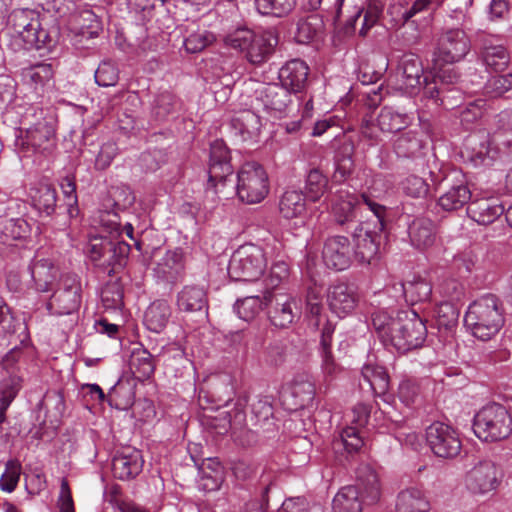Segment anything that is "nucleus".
<instances>
[{
    "label": "nucleus",
    "instance_id": "obj_1",
    "mask_svg": "<svg viewBox=\"0 0 512 512\" xmlns=\"http://www.w3.org/2000/svg\"><path fill=\"white\" fill-rule=\"evenodd\" d=\"M372 325L384 346L400 353L422 346L427 335L426 325L415 311H400L393 316L379 310L372 314Z\"/></svg>",
    "mask_w": 512,
    "mask_h": 512
},
{
    "label": "nucleus",
    "instance_id": "obj_2",
    "mask_svg": "<svg viewBox=\"0 0 512 512\" xmlns=\"http://www.w3.org/2000/svg\"><path fill=\"white\" fill-rule=\"evenodd\" d=\"M504 322L502 303L493 294H486L471 303L464 317L468 330L482 341L493 338L501 330Z\"/></svg>",
    "mask_w": 512,
    "mask_h": 512
},
{
    "label": "nucleus",
    "instance_id": "obj_3",
    "mask_svg": "<svg viewBox=\"0 0 512 512\" xmlns=\"http://www.w3.org/2000/svg\"><path fill=\"white\" fill-rule=\"evenodd\" d=\"M368 209L373 212L375 223L362 222L353 232V258L361 265H371L379 259L380 232L384 229L385 206L370 197H363Z\"/></svg>",
    "mask_w": 512,
    "mask_h": 512
},
{
    "label": "nucleus",
    "instance_id": "obj_4",
    "mask_svg": "<svg viewBox=\"0 0 512 512\" xmlns=\"http://www.w3.org/2000/svg\"><path fill=\"white\" fill-rule=\"evenodd\" d=\"M28 357L23 348L15 346L0 361V424L5 412L22 389Z\"/></svg>",
    "mask_w": 512,
    "mask_h": 512
},
{
    "label": "nucleus",
    "instance_id": "obj_5",
    "mask_svg": "<svg viewBox=\"0 0 512 512\" xmlns=\"http://www.w3.org/2000/svg\"><path fill=\"white\" fill-rule=\"evenodd\" d=\"M227 47L243 53L254 65L266 62L277 45V38L272 32L256 34L246 27H239L229 32L223 39Z\"/></svg>",
    "mask_w": 512,
    "mask_h": 512
},
{
    "label": "nucleus",
    "instance_id": "obj_6",
    "mask_svg": "<svg viewBox=\"0 0 512 512\" xmlns=\"http://www.w3.org/2000/svg\"><path fill=\"white\" fill-rule=\"evenodd\" d=\"M9 23L13 35L23 42L24 49H42L52 46V38L42 27L41 15L39 12L31 9L14 10Z\"/></svg>",
    "mask_w": 512,
    "mask_h": 512
},
{
    "label": "nucleus",
    "instance_id": "obj_7",
    "mask_svg": "<svg viewBox=\"0 0 512 512\" xmlns=\"http://www.w3.org/2000/svg\"><path fill=\"white\" fill-rule=\"evenodd\" d=\"M473 431L486 442L506 439L512 433V417L501 404L486 405L474 416Z\"/></svg>",
    "mask_w": 512,
    "mask_h": 512
},
{
    "label": "nucleus",
    "instance_id": "obj_8",
    "mask_svg": "<svg viewBox=\"0 0 512 512\" xmlns=\"http://www.w3.org/2000/svg\"><path fill=\"white\" fill-rule=\"evenodd\" d=\"M46 303L51 315L65 316L78 312L82 302V285L78 275L66 273L60 275L56 287Z\"/></svg>",
    "mask_w": 512,
    "mask_h": 512
},
{
    "label": "nucleus",
    "instance_id": "obj_9",
    "mask_svg": "<svg viewBox=\"0 0 512 512\" xmlns=\"http://www.w3.org/2000/svg\"><path fill=\"white\" fill-rule=\"evenodd\" d=\"M267 266L263 249L255 244L240 246L229 261V276L236 281H256Z\"/></svg>",
    "mask_w": 512,
    "mask_h": 512
},
{
    "label": "nucleus",
    "instance_id": "obj_10",
    "mask_svg": "<svg viewBox=\"0 0 512 512\" xmlns=\"http://www.w3.org/2000/svg\"><path fill=\"white\" fill-rule=\"evenodd\" d=\"M269 192L268 175L256 162L244 163L237 175L236 194L247 204L260 203Z\"/></svg>",
    "mask_w": 512,
    "mask_h": 512
},
{
    "label": "nucleus",
    "instance_id": "obj_11",
    "mask_svg": "<svg viewBox=\"0 0 512 512\" xmlns=\"http://www.w3.org/2000/svg\"><path fill=\"white\" fill-rule=\"evenodd\" d=\"M410 117L391 106H384L377 116L376 123L372 117H365L361 125L363 137L376 143L380 140L379 132H396L407 127Z\"/></svg>",
    "mask_w": 512,
    "mask_h": 512
},
{
    "label": "nucleus",
    "instance_id": "obj_12",
    "mask_svg": "<svg viewBox=\"0 0 512 512\" xmlns=\"http://www.w3.org/2000/svg\"><path fill=\"white\" fill-rule=\"evenodd\" d=\"M426 441L431 451L441 458H454L462 448L457 431L443 422H433L426 428Z\"/></svg>",
    "mask_w": 512,
    "mask_h": 512
},
{
    "label": "nucleus",
    "instance_id": "obj_13",
    "mask_svg": "<svg viewBox=\"0 0 512 512\" xmlns=\"http://www.w3.org/2000/svg\"><path fill=\"white\" fill-rule=\"evenodd\" d=\"M502 469L491 460L479 461L466 474V488L475 495H484L498 488Z\"/></svg>",
    "mask_w": 512,
    "mask_h": 512
},
{
    "label": "nucleus",
    "instance_id": "obj_14",
    "mask_svg": "<svg viewBox=\"0 0 512 512\" xmlns=\"http://www.w3.org/2000/svg\"><path fill=\"white\" fill-rule=\"evenodd\" d=\"M470 48V39L463 30L449 29L439 38L435 60L446 64L458 62L468 54Z\"/></svg>",
    "mask_w": 512,
    "mask_h": 512
},
{
    "label": "nucleus",
    "instance_id": "obj_15",
    "mask_svg": "<svg viewBox=\"0 0 512 512\" xmlns=\"http://www.w3.org/2000/svg\"><path fill=\"white\" fill-rule=\"evenodd\" d=\"M322 259L329 269L343 271L349 268L354 259L350 240L341 235L328 237L323 245Z\"/></svg>",
    "mask_w": 512,
    "mask_h": 512
},
{
    "label": "nucleus",
    "instance_id": "obj_16",
    "mask_svg": "<svg viewBox=\"0 0 512 512\" xmlns=\"http://www.w3.org/2000/svg\"><path fill=\"white\" fill-rule=\"evenodd\" d=\"M264 299L267 305L274 303V307L269 311V317L276 327L286 328L300 316L299 302L292 296L269 293Z\"/></svg>",
    "mask_w": 512,
    "mask_h": 512
},
{
    "label": "nucleus",
    "instance_id": "obj_17",
    "mask_svg": "<svg viewBox=\"0 0 512 512\" xmlns=\"http://www.w3.org/2000/svg\"><path fill=\"white\" fill-rule=\"evenodd\" d=\"M459 76L455 73L453 68H446L440 70L433 78L432 83H428L424 78L425 87L424 94L426 97L435 101L436 104L443 105L446 109L454 107L452 103L448 102L447 93L460 94L453 86L457 84Z\"/></svg>",
    "mask_w": 512,
    "mask_h": 512
},
{
    "label": "nucleus",
    "instance_id": "obj_18",
    "mask_svg": "<svg viewBox=\"0 0 512 512\" xmlns=\"http://www.w3.org/2000/svg\"><path fill=\"white\" fill-rule=\"evenodd\" d=\"M366 506L377 504L382 496V487L376 470L369 464H361L356 471V483L353 485Z\"/></svg>",
    "mask_w": 512,
    "mask_h": 512
},
{
    "label": "nucleus",
    "instance_id": "obj_19",
    "mask_svg": "<svg viewBox=\"0 0 512 512\" xmlns=\"http://www.w3.org/2000/svg\"><path fill=\"white\" fill-rule=\"evenodd\" d=\"M327 302L331 312L343 318L356 308L358 295L353 285L339 282L328 288Z\"/></svg>",
    "mask_w": 512,
    "mask_h": 512
},
{
    "label": "nucleus",
    "instance_id": "obj_20",
    "mask_svg": "<svg viewBox=\"0 0 512 512\" xmlns=\"http://www.w3.org/2000/svg\"><path fill=\"white\" fill-rule=\"evenodd\" d=\"M257 99L261 101L264 109L275 117L286 115L292 105L291 92L277 83L268 84L257 90Z\"/></svg>",
    "mask_w": 512,
    "mask_h": 512
},
{
    "label": "nucleus",
    "instance_id": "obj_21",
    "mask_svg": "<svg viewBox=\"0 0 512 512\" xmlns=\"http://www.w3.org/2000/svg\"><path fill=\"white\" fill-rule=\"evenodd\" d=\"M144 460L139 450L125 447L117 452L112 459V472L120 480H130L139 475L143 469Z\"/></svg>",
    "mask_w": 512,
    "mask_h": 512
},
{
    "label": "nucleus",
    "instance_id": "obj_22",
    "mask_svg": "<svg viewBox=\"0 0 512 512\" xmlns=\"http://www.w3.org/2000/svg\"><path fill=\"white\" fill-rule=\"evenodd\" d=\"M232 172L233 168L230 163L228 148L223 141H214L210 147L209 177L211 180H219L222 185L226 182L232 184L233 181L228 179V177H231Z\"/></svg>",
    "mask_w": 512,
    "mask_h": 512
},
{
    "label": "nucleus",
    "instance_id": "obj_23",
    "mask_svg": "<svg viewBox=\"0 0 512 512\" xmlns=\"http://www.w3.org/2000/svg\"><path fill=\"white\" fill-rule=\"evenodd\" d=\"M363 197L368 196L363 194L359 198L348 191H339L332 200V214L335 221L340 225H344L355 219L358 211H361L363 206L368 208Z\"/></svg>",
    "mask_w": 512,
    "mask_h": 512
},
{
    "label": "nucleus",
    "instance_id": "obj_24",
    "mask_svg": "<svg viewBox=\"0 0 512 512\" xmlns=\"http://www.w3.org/2000/svg\"><path fill=\"white\" fill-rule=\"evenodd\" d=\"M333 333L334 326L332 323H326L325 326L321 328L318 353L321 359V373L325 381L332 380L342 370L341 366L336 362L331 350Z\"/></svg>",
    "mask_w": 512,
    "mask_h": 512
},
{
    "label": "nucleus",
    "instance_id": "obj_25",
    "mask_svg": "<svg viewBox=\"0 0 512 512\" xmlns=\"http://www.w3.org/2000/svg\"><path fill=\"white\" fill-rule=\"evenodd\" d=\"M505 211V208L497 197L475 198L468 207L471 218L481 225H488L498 219Z\"/></svg>",
    "mask_w": 512,
    "mask_h": 512
},
{
    "label": "nucleus",
    "instance_id": "obj_26",
    "mask_svg": "<svg viewBox=\"0 0 512 512\" xmlns=\"http://www.w3.org/2000/svg\"><path fill=\"white\" fill-rule=\"evenodd\" d=\"M308 75L309 67L303 60H290L280 69V85L290 92H301L307 85Z\"/></svg>",
    "mask_w": 512,
    "mask_h": 512
},
{
    "label": "nucleus",
    "instance_id": "obj_27",
    "mask_svg": "<svg viewBox=\"0 0 512 512\" xmlns=\"http://www.w3.org/2000/svg\"><path fill=\"white\" fill-rule=\"evenodd\" d=\"M23 144L36 152H50L55 146L53 125L47 121L38 122L26 131Z\"/></svg>",
    "mask_w": 512,
    "mask_h": 512
},
{
    "label": "nucleus",
    "instance_id": "obj_28",
    "mask_svg": "<svg viewBox=\"0 0 512 512\" xmlns=\"http://www.w3.org/2000/svg\"><path fill=\"white\" fill-rule=\"evenodd\" d=\"M401 77L399 88L408 94H414L422 84L423 67L420 60L414 55L405 56L398 69Z\"/></svg>",
    "mask_w": 512,
    "mask_h": 512
},
{
    "label": "nucleus",
    "instance_id": "obj_29",
    "mask_svg": "<svg viewBox=\"0 0 512 512\" xmlns=\"http://www.w3.org/2000/svg\"><path fill=\"white\" fill-rule=\"evenodd\" d=\"M411 245L418 250H426L432 247L437 240L434 223L430 219L417 218L408 228Z\"/></svg>",
    "mask_w": 512,
    "mask_h": 512
},
{
    "label": "nucleus",
    "instance_id": "obj_30",
    "mask_svg": "<svg viewBox=\"0 0 512 512\" xmlns=\"http://www.w3.org/2000/svg\"><path fill=\"white\" fill-rule=\"evenodd\" d=\"M176 305L182 312H198L207 309V291L200 285H186L177 293Z\"/></svg>",
    "mask_w": 512,
    "mask_h": 512
},
{
    "label": "nucleus",
    "instance_id": "obj_31",
    "mask_svg": "<svg viewBox=\"0 0 512 512\" xmlns=\"http://www.w3.org/2000/svg\"><path fill=\"white\" fill-rule=\"evenodd\" d=\"M468 159L475 165H488L494 159L490 148L489 135L480 132L469 135L465 142Z\"/></svg>",
    "mask_w": 512,
    "mask_h": 512
},
{
    "label": "nucleus",
    "instance_id": "obj_32",
    "mask_svg": "<svg viewBox=\"0 0 512 512\" xmlns=\"http://www.w3.org/2000/svg\"><path fill=\"white\" fill-rule=\"evenodd\" d=\"M31 277L39 292H48L56 287L58 268L48 259L35 260L30 266Z\"/></svg>",
    "mask_w": 512,
    "mask_h": 512
},
{
    "label": "nucleus",
    "instance_id": "obj_33",
    "mask_svg": "<svg viewBox=\"0 0 512 512\" xmlns=\"http://www.w3.org/2000/svg\"><path fill=\"white\" fill-rule=\"evenodd\" d=\"M227 182L222 185L219 180H211L209 177L202 201L197 203L196 211L194 212L195 218L207 220L214 210L218 207L222 197L227 195L224 193V188Z\"/></svg>",
    "mask_w": 512,
    "mask_h": 512
},
{
    "label": "nucleus",
    "instance_id": "obj_34",
    "mask_svg": "<svg viewBox=\"0 0 512 512\" xmlns=\"http://www.w3.org/2000/svg\"><path fill=\"white\" fill-rule=\"evenodd\" d=\"M431 508L425 493L416 487L399 492L396 500L397 512H428Z\"/></svg>",
    "mask_w": 512,
    "mask_h": 512
},
{
    "label": "nucleus",
    "instance_id": "obj_35",
    "mask_svg": "<svg viewBox=\"0 0 512 512\" xmlns=\"http://www.w3.org/2000/svg\"><path fill=\"white\" fill-rule=\"evenodd\" d=\"M479 60L487 71H504L510 62L507 49L501 44L485 42L480 53Z\"/></svg>",
    "mask_w": 512,
    "mask_h": 512
},
{
    "label": "nucleus",
    "instance_id": "obj_36",
    "mask_svg": "<svg viewBox=\"0 0 512 512\" xmlns=\"http://www.w3.org/2000/svg\"><path fill=\"white\" fill-rule=\"evenodd\" d=\"M362 380L375 396H382L389 390L390 378L383 366L367 363L361 370Z\"/></svg>",
    "mask_w": 512,
    "mask_h": 512
},
{
    "label": "nucleus",
    "instance_id": "obj_37",
    "mask_svg": "<svg viewBox=\"0 0 512 512\" xmlns=\"http://www.w3.org/2000/svg\"><path fill=\"white\" fill-rule=\"evenodd\" d=\"M171 314V307L167 301H154L145 312L144 324L148 330L160 333L168 324Z\"/></svg>",
    "mask_w": 512,
    "mask_h": 512
},
{
    "label": "nucleus",
    "instance_id": "obj_38",
    "mask_svg": "<svg viewBox=\"0 0 512 512\" xmlns=\"http://www.w3.org/2000/svg\"><path fill=\"white\" fill-rule=\"evenodd\" d=\"M382 8L375 3H370L366 8L356 7L353 15L346 21L347 30H355L357 23H361L359 34L365 36L367 32L377 23Z\"/></svg>",
    "mask_w": 512,
    "mask_h": 512
},
{
    "label": "nucleus",
    "instance_id": "obj_39",
    "mask_svg": "<svg viewBox=\"0 0 512 512\" xmlns=\"http://www.w3.org/2000/svg\"><path fill=\"white\" fill-rule=\"evenodd\" d=\"M364 506L354 486L342 487L333 498V512H362Z\"/></svg>",
    "mask_w": 512,
    "mask_h": 512
},
{
    "label": "nucleus",
    "instance_id": "obj_40",
    "mask_svg": "<svg viewBox=\"0 0 512 512\" xmlns=\"http://www.w3.org/2000/svg\"><path fill=\"white\" fill-rule=\"evenodd\" d=\"M231 126L242 136L243 140H247L259 133L262 123L260 116L254 111L243 110L233 117Z\"/></svg>",
    "mask_w": 512,
    "mask_h": 512
},
{
    "label": "nucleus",
    "instance_id": "obj_41",
    "mask_svg": "<svg viewBox=\"0 0 512 512\" xmlns=\"http://www.w3.org/2000/svg\"><path fill=\"white\" fill-rule=\"evenodd\" d=\"M472 198V193L465 184H458L449 188L438 199V205L445 211L461 209Z\"/></svg>",
    "mask_w": 512,
    "mask_h": 512
},
{
    "label": "nucleus",
    "instance_id": "obj_42",
    "mask_svg": "<svg viewBox=\"0 0 512 512\" xmlns=\"http://www.w3.org/2000/svg\"><path fill=\"white\" fill-rule=\"evenodd\" d=\"M323 29L324 21L322 16L318 14H311L298 21L295 39L298 43H309L320 36Z\"/></svg>",
    "mask_w": 512,
    "mask_h": 512
},
{
    "label": "nucleus",
    "instance_id": "obj_43",
    "mask_svg": "<svg viewBox=\"0 0 512 512\" xmlns=\"http://www.w3.org/2000/svg\"><path fill=\"white\" fill-rule=\"evenodd\" d=\"M279 211L286 219L302 216L306 211L305 196L296 190L284 192L279 202Z\"/></svg>",
    "mask_w": 512,
    "mask_h": 512
},
{
    "label": "nucleus",
    "instance_id": "obj_44",
    "mask_svg": "<svg viewBox=\"0 0 512 512\" xmlns=\"http://www.w3.org/2000/svg\"><path fill=\"white\" fill-rule=\"evenodd\" d=\"M306 311L312 318L313 325L322 328L326 323H330L324 315H322V287L314 283L307 288L306 292Z\"/></svg>",
    "mask_w": 512,
    "mask_h": 512
},
{
    "label": "nucleus",
    "instance_id": "obj_45",
    "mask_svg": "<svg viewBox=\"0 0 512 512\" xmlns=\"http://www.w3.org/2000/svg\"><path fill=\"white\" fill-rule=\"evenodd\" d=\"M402 288L406 301L412 305L428 302L432 296V284L425 278H414L402 284Z\"/></svg>",
    "mask_w": 512,
    "mask_h": 512
},
{
    "label": "nucleus",
    "instance_id": "obj_46",
    "mask_svg": "<svg viewBox=\"0 0 512 512\" xmlns=\"http://www.w3.org/2000/svg\"><path fill=\"white\" fill-rule=\"evenodd\" d=\"M129 366L138 379H148L155 370V363L151 353L143 348L134 349L131 353Z\"/></svg>",
    "mask_w": 512,
    "mask_h": 512
},
{
    "label": "nucleus",
    "instance_id": "obj_47",
    "mask_svg": "<svg viewBox=\"0 0 512 512\" xmlns=\"http://www.w3.org/2000/svg\"><path fill=\"white\" fill-rule=\"evenodd\" d=\"M328 183V178L319 169H311L305 181V196L313 202L320 200L328 190Z\"/></svg>",
    "mask_w": 512,
    "mask_h": 512
},
{
    "label": "nucleus",
    "instance_id": "obj_48",
    "mask_svg": "<svg viewBox=\"0 0 512 512\" xmlns=\"http://www.w3.org/2000/svg\"><path fill=\"white\" fill-rule=\"evenodd\" d=\"M180 108L179 99L170 91L160 92L154 99L152 105L153 115L160 120L178 112Z\"/></svg>",
    "mask_w": 512,
    "mask_h": 512
},
{
    "label": "nucleus",
    "instance_id": "obj_49",
    "mask_svg": "<svg viewBox=\"0 0 512 512\" xmlns=\"http://www.w3.org/2000/svg\"><path fill=\"white\" fill-rule=\"evenodd\" d=\"M353 147L351 145H343L335 156V171L333 179L336 182H342L350 176L354 169V161L352 159Z\"/></svg>",
    "mask_w": 512,
    "mask_h": 512
},
{
    "label": "nucleus",
    "instance_id": "obj_50",
    "mask_svg": "<svg viewBox=\"0 0 512 512\" xmlns=\"http://www.w3.org/2000/svg\"><path fill=\"white\" fill-rule=\"evenodd\" d=\"M215 467L211 468V472L207 471L206 468H200L199 478L197 480V487L199 490L204 492L216 491L220 488L223 480L224 473L223 467L220 462H213Z\"/></svg>",
    "mask_w": 512,
    "mask_h": 512
},
{
    "label": "nucleus",
    "instance_id": "obj_51",
    "mask_svg": "<svg viewBox=\"0 0 512 512\" xmlns=\"http://www.w3.org/2000/svg\"><path fill=\"white\" fill-rule=\"evenodd\" d=\"M34 206L47 215L54 212L57 201V193L54 187L48 184H41L32 195Z\"/></svg>",
    "mask_w": 512,
    "mask_h": 512
},
{
    "label": "nucleus",
    "instance_id": "obj_52",
    "mask_svg": "<svg viewBox=\"0 0 512 512\" xmlns=\"http://www.w3.org/2000/svg\"><path fill=\"white\" fill-rule=\"evenodd\" d=\"M422 148V141L416 132H406L400 135L394 143V151L399 157L410 158L416 156Z\"/></svg>",
    "mask_w": 512,
    "mask_h": 512
},
{
    "label": "nucleus",
    "instance_id": "obj_53",
    "mask_svg": "<svg viewBox=\"0 0 512 512\" xmlns=\"http://www.w3.org/2000/svg\"><path fill=\"white\" fill-rule=\"evenodd\" d=\"M512 90V73L492 76L483 86V95L496 99Z\"/></svg>",
    "mask_w": 512,
    "mask_h": 512
},
{
    "label": "nucleus",
    "instance_id": "obj_54",
    "mask_svg": "<svg viewBox=\"0 0 512 512\" xmlns=\"http://www.w3.org/2000/svg\"><path fill=\"white\" fill-rule=\"evenodd\" d=\"M259 13L282 17L290 13L296 5V0H255Z\"/></svg>",
    "mask_w": 512,
    "mask_h": 512
},
{
    "label": "nucleus",
    "instance_id": "obj_55",
    "mask_svg": "<svg viewBox=\"0 0 512 512\" xmlns=\"http://www.w3.org/2000/svg\"><path fill=\"white\" fill-rule=\"evenodd\" d=\"M53 74L54 71L52 65L49 63H38L24 71L26 81L33 85L35 90L39 87H43L47 82H49L52 79Z\"/></svg>",
    "mask_w": 512,
    "mask_h": 512
},
{
    "label": "nucleus",
    "instance_id": "obj_56",
    "mask_svg": "<svg viewBox=\"0 0 512 512\" xmlns=\"http://www.w3.org/2000/svg\"><path fill=\"white\" fill-rule=\"evenodd\" d=\"M266 301L264 302L259 296H248L235 303V311L239 318L250 321L254 319L263 309Z\"/></svg>",
    "mask_w": 512,
    "mask_h": 512
},
{
    "label": "nucleus",
    "instance_id": "obj_57",
    "mask_svg": "<svg viewBox=\"0 0 512 512\" xmlns=\"http://www.w3.org/2000/svg\"><path fill=\"white\" fill-rule=\"evenodd\" d=\"M107 256L104 263L108 266H123L130 253V245L124 241H110L106 243Z\"/></svg>",
    "mask_w": 512,
    "mask_h": 512
},
{
    "label": "nucleus",
    "instance_id": "obj_58",
    "mask_svg": "<svg viewBox=\"0 0 512 512\" xmlns=\"http://www.w3.org/2000/svg\"><path fill=\"white\" fill-rule=\"evenodd\" d=\"M251 413L256 424L263 425L268 422L274 414L272 397L267 395L257 396L251 404Z\"/></svg>",
    "mask_w": 512,
    "mask_h": 512
},
{
    "label": "nucleus",
    "instance_id": "obj_59",
    "mask_svg": "<svg viewBox=\"0 0 512 512\" xmlns=\"http://www.w3.org/2000/svg\"><path fill=\"white\" fill-rule=\"evenodd\" d=\"M22 466L19 460L10 459L5 464V471L0 478V489L4 492H13L20 480Z\"/></svg>",
    "mask_w": 512,
    "mask_h": 512
},
{
    "label": "nucleus",
    "instance_id": "obj_60",
    "mask_svg": "<svg viewBox=\"0 0 512 512\" xmlns=\"http://www.w3.org/2000/svg\"><path fill=\"white\" fill-rule=\"evenodd\" d=\"M343 446L349 452H357L363 446V439L356 427H347L340 434V438L334 442V447Z\"/></svg>",
    "mask_w": 512,
    "mask_h": 512
},
{
    "label": "nucleus",
    "instance_id": "obj_61",
    "mask_svg": "<svg viewBox=\"0 0 512 512\" xmlns=\"http://www.w3.org/2000/svg\"><path fill=\"white\" fill-rule=\"evenodd\" d=\"M485 111V102L481 99L468 103L460 110L459 118L461 124L469 129L479 119L482 118Z\"/></svg>",
    "mask_w": 512,
    "mask_h": 512
},
{
    "label": "nucleus",
    "instance_id": "obj_62",
    "mask_svg": "<svg viewBox=\"0 0 512 512\" xmlns=\"http://www.w3.org/2000/svg\"><path fill=\"white\" fill-rule=\"evenodd\" d=\"M214 41V35L206 30L191 33L184 40L185 50L189 53H198Z\"/></svg>",
    "mask_w": 512,
    "mask_h": 512
},
{
    "label": "nucleus",
    "instance_id": "obj_63",
    "mask_svg": "<svg viewBox=\"0 0 512 512\" xmlns=\"http://www.w3.org/2000/svg\"><path fill=\"white\" fill-rule=\"evenodd\" d=\"M99 86H114L118 81V69L111 61H103L98 66L94 75Z\"/></svg>",
    "mask_w": 512,
    "mask_h": 512
},
{
    "label": "nucleus",
    "instance_id": "obj_64",
    "mask_svg": "<svg viewBox=\"0 0 512 512\" xmlns=\"http://www.w3.org/2000/svg\"><path fill=\"white\" fill-rule=\"evenodd\" d=\"M278 512H324L320 504H310L303 498L287 499Z\"/></svg>",
    "mask_w": 512,
    "mask_h": 512
}]
</instances>
